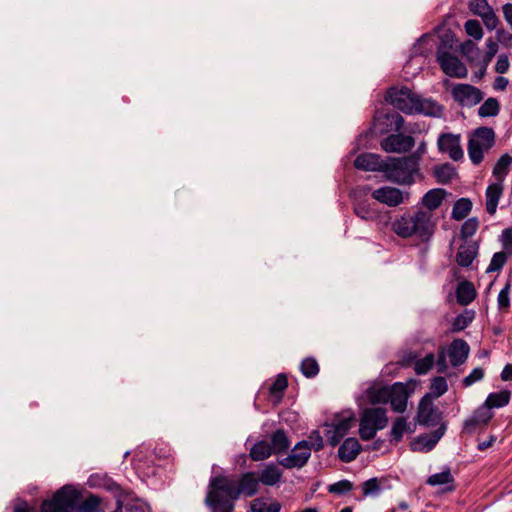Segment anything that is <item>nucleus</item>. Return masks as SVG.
<instances>
[{
    "label": "nucleus",
    "instance_id": "nucleus-1",
    "mask_svg": "<svg viewBox=\"0 0 512 512\" xmlns=\"http://www.w3.org/2000/svg\"><path fill=\"white\" fill-rule=\"evenodd\" d=\"M433 214L425 211L424 208H418L413 213H407L393 222V231L402 238L417 236L422 241H428L434 234L435 222L432 220Z\"/></svg>",
    "mask_w": 512,
    "mask_h": 512
},
{
    "label": "nucleus",
    "instance_id": "nucleus-2",
    "mask_svg": "<svg viewBox=\"0 0 512 512\" xmlns=\"http://www.w3.org/2000/svg\"><path fill=\"white\" fill-rule=\"evenodd\" d=\"M209 486L236 501L241 494L247 497L257 494L259 479L254 472L242 474L238 482L226 476H215L210 479Z\"/></svg>",
    "mask_w": 512,
    "mask_h": 512
},
{
    "label": "nucleus",
    "instance_id": "nucleus-3",
    "mask_svg": "<svg viewBox=\"0 0 512 512\" xmlns=\"http://www.w3.org/2000/svg\"><path fill=\"white\" fill-rule=\"evenodd\" d=\"M420 155L414 153L404 157H389L386 160L384 177L393 183L410 185L419 171Z\"/></svg>",
    "mask_w": 512,
    "mask_h": 512
},
{
    "label": "nucleus",
    "instance_id": "nucleus-4",
    "mask_svg": "<svg viewBox=\"0 0 512 512\" xmlns=\"http://www.w3.org/2000/svg\"><path fill=\"white\" fill-rule=\"evenodd\" d=\"M80 493L71 485L57 490L51 499L44 500L41 512H79Z\"/></svg>",
    "mask_w": 512,
    "mask_h": 512
},
{
    "label": "nucleus",
    "instance_id": "nucleus-5",
    "mask_svg": "<svg viewBox=\"0 0 512 512\" xmlns=\"http://www.w3.org/2000/svg\"><path fill=\"white\" fill-rule=\"evenodd\" d=\"M388 418L383 408H367L363 411L359 424V436L364 441L374 438L376 432L386 427Z\"/></svg>",
    "mask_w": 512,
    "mask_h": 512
},
{
    "label": "nucleus",
    "instance_id": "nucleus-6",
    "mask_svg": "<svg viewBox=\"0 0 512 512\" xmlns=\"http://www.w3.org/2000/svg\"><path fill=\"white\" fill-rule=\"evenodd\" d=\"M417 95L406 86L392 87L387 91L386 100L397 110L405 114H413L416 109Z\"/></svg>",
    "mask_w": 512,
    "mask_h": 512
},
{
    "label": "nucleus",
    "instance_id": "nucleus-7",
    "mask_svg": "<svg viewBox=\"0 0 512 512\" xmlns=\"http://www.w3.org/2000/svg\"><path fill=\"white\" fill-rule=\"evenodd\" d=\"M310 457L311 447L309 442L302 440L293 447L285 458L279 459L278 463L286 469H301L307 464Z\"/></svg>",
    "mask_w": 512,
    "mask_h": 512
},
{
    "label": "nucleus",
    "instance_id": "nucleus-8",
    "mask_svg": "<svg viewBox=\"0 0 512 512\" xmlns=\"http://www.w3.org/2000/svg\"><path fill=\"white\" fill-rule=\"evenodd\" d=\"M415 145L414 137L396 132L390 134L380 141V147L387 153H406L409 152Z\"/></svg>",
    "mask_w": 512,
    "mask_h": 512
},
{
    "label": "nucleus",
    "instance_id": "nucleus-9",
    "mask_svg": "<svg viewBox=\"0 0 512 512\" xmlns=\"http://www.w3.org/2000/svg\"><path fill=\"white\" fill-rule=\"evenodd\" d=\"M436 56L441 69L446 75L455 78H465L467 76L466 66L455 55L438 48Z\"/></svg>",
    "mask_w": 512,
    "mask_h": 512
},
{
    "label": "nucleus",
    "instance_id": "nucleus-10",
    "mask_svg": "<svg viewBox=\"0 0 512 512\" xmlns=\"http://www.w3.org/2000/svg\"><path fill=\"white\" fill-rule=\"evenodd\" d=\"M441 419V412L435 407L430 395H424L419 404L416 420L418 424L426 427L435 426Z\"/></svg>",
    "mask_w": 512,
    "mask_h": 512
},
{
    "label": "nucleus",
    "instance_id": "nucleus-11",
    "mask_svg": "<svg viewBox=\"0 0 512 512\" xmlns=\"http://www.w3.org/2000/svg\"><path fill=\"white\" fill-rule=\"evenodd\" d=\"M205 504L211 512H233L235 501L208 486Z\"/></svg>",
    "mask_w": 512,
    "mask_h": 512
},
{
    "label": "nucleus",
    "instance_id": "nucleus-12",
    "mask_svg": "<svg viewBox=\"0 0 512 512\" xmlns=\"http://www.w3.org/2000/svg\"><path fill=\"white\" fill-rule=\"evenodd\" d=\"M452 95L455 101L465 105H476L483 99V93L480 89L469 84H457Z\"/></svg>",
    "mask_w": 512,
    "mask_h": 512
},
{
    "label": "nucleus",
    "instance_id": "nucleus-13",
    "mask_svg": "<svg viewBox=\"0 0 512 512\" xmlns=\"http://www.w3.org/2000/svg\"><path fill=\"white\" fill-rule=\"evenodd\" d=\"M438 148L443 153H448L454 161L463 158V150L460 145V136L452 133H443L438 138Z\"/></svg>",
    "mask_w": 512,
    "mask_h": 512
},
{
    "label": "nucleus",
    "instance_id": "nucleus-14",
    "mask_svg": "<svg viewBox=\"0 0 512 512\" xmlns=\"http://www.w3.org/2000/svg\"><path fill=\"white\" fill-rule=\"evenodd\" d=\"M355 168L363 171H377L382 172L384 174L386 160H383L382 157L375 153H362L356 157L354 160Z\"/></svg>",
    "mask_w": 512,
    "mask_h": 512
},
{
    "label": "nucleus",
    "instance_id": "nucleus-15",
    "mask_svg": "<svg viewBox=\"0 0 512 512\" xmlns=\"http://www.w3.org/2000/svg\"><path fill=\"white\" fill-rule=\"evenodd\" d=\"M404 118L396 111L387 112L376 118V126L380 134H386L392 130L399 132L404 126Z\"/></svg>",
    "mask_w": 512,
    "mask_h": 512
},
{
    "label": "nucleus",
    "instance_id": "nucleus-16",
    "mask_svg": "<svg viewBox=\"0 0 512 512\" xmlns=\"http://www.w3.org/2000/svg\"><path fill=\"white\" fill-rule=\"evenodd\" d=\"M372 197L376 201L390 207H396L404 202L403 192L398 188L390 186H384L374 190Z\"/></svg>",
    "mask_w": 512,
    "mask_h": 512
},
{
    "label": "nucleus",
    "instance_id": "nucleus-17",
    "mask_svg": "<svg viewBox=\"0 0 512 512\" xmlns=\"http://www.w3.org/2000/svg\"><path fill=\"white\" fill-rule=\"evenodd\" d=\"M470 347L463 339H454L448 347V356L453 367L463 364L469 355Z\"/></svg>",
    "mask_w": 512,
    "mask_h": 512
},
{
    "label": "nucleus",
    "instance_id": "nucleus-18",
    "mask_svg": "<svg viewBox=\"0 0 512 512\" xmlns=\"http://www.w3.org/2000/svg\"><path fill=\"white\" fill-rule=\"evenodd\" d=\"M391 395L389 402L391 408L398 413H402L406 410L409 393L406 385L403 383H395L391 386Z\"/></svg>",
    "mask_w": 512,
    "mask_h": 512
},
{
    "label": "nucleus",
    "instance_id": "nucleus-19",
    "mask_svg": "<svg viewBox=\"0 0 512 512\" xmlns=\"http://www.w3.org/2000/svg\"><path fill=\"white\" fill-rule=\"evenodd\" d=\"M445 427L441 426L429 435H420L410 444L412 451L432 450L444 434Z\"/></svg>",
    "mask_w": 512,
    "mask_h": 512
},
{
    "label": "nucleus",
    "instance_id": "nucleus-20",
    "mask_svg": "<svg viewBox=\"0 0 512 512\" xmlns=\"http://www.w3.org/2000/svg\"><path fill=\"white\" fill-rule=\"evenodd\" d=\"M478 243L475 241H464L460 245L456 255V262L461 267H469L478 255Z\"/></svg>",
    "mask_w": 512,
    "mask_h": 512
},
{
    "label": "nucleus",
    "instance_id": "nucleus-21",
    "mask_svg": "<svg viewBox=\"0 0 512 512\" xmlns=\"http://www.w3.org/2000/svg\"><path fill=\"white\" fill-rule=\"evenodd\" d=\"M362 447L359 441L354 437L344 440L338 449V457L344 463H349L357 458Z\"/></svg>",
    "mask_w": 512,
    "mask_h": 512
},
{
    "label": "nucleus",
    "instance_id": "nucleus-22",
    "mask_svg": "<svg viewBox=\"0 0 512 512\" xmlns=\"http://www.w3.org/2000/svg\"><path fill=\"white\" fill-rule=\"evenodd\" d=\"M355 417L352 413L337 414L331 424H325L327 428H333L338 432V435L345 436L348 431L353 427Z\"/></svg>",
    "mask_w": 512,
    "mask_h": 512
},
{
    "label": "nucleus",
    "instance_id": "nucleus-23",
    "mask_svg": "<svg viewBox=\"0 0 512 512\" xmlns=\"http://www.w3.org/2000/svg\"><path fill=\"white\" fill-rule=\"evenodd\" d=\"M443 108L437 102L431 99L422 98L417 95L416 109L414 113L424 114L426 116L440 117L442 115Z\"/></svg>",
    "mask_w": 512,
    "mask_h": 512
},
{
    "label": "nucleus",
    "instance_id": "nucleus-24",
    "mask_svg": "<svg viewBox=\"0 0 512 512\" xmlns=\"http://www.w3.org/2000/svg\"><path fill=\"white\" fill-rule=\"evenodd\" d=\"M447 192L441 188H435L429 190L422 198V204L426 208L425 211H430L431 213L439 208L445 199Z\"/></svg>",
    "mask_w": 512,
    "mask_h": 512
},
{
    "label": "nucleus",
    "instance_id": "nucleus-25",
    "mask_svg": "<svg viewBox=\"0 0 512 512\" xmlns=\"http://www.w3.org/2000/svg\"><path fill=\"white\" fill-rule=\"evenodd\" d=\"M503 193V185L500 182L490 184L486 189V211L490 215L496 213L499 199Z\"/></svg>",
    "mask_w": 512,
    "mask_h": 512
},
{
    "label": "nucleus",
    "instance_id": "nucleus-26",
    "mask_svg": "<svg viewBox=\"0 0 512 512\" xmlns=\"http://www.w3.org/2000/svg\"><path fill=\"white\" fill-rule=\"evenodd\" d=\"M270 440L271 443L269 444L273 454L279 455L286 453L290 448L291 443L289 437L283 429H277L274 433H272Z\"/></svg>",
    "mask_w": 512,
    "mask_h": 512
},
{
    "label": "nucleus",
    "instance_id": "nucleus-27",
    "mask_svg": "<svg viewBox=\"0 0 512 512\" xmlns=\"http://www.w3.org/2000/svg\"><path fill=\"white\" fill-rule=\"evenodd\" d=\"M477 292L472 282L462 281L456 289V299L460 305L470 304L476 297Z\"/></svg>",
    "mask_w": 512,
    "mask_h": 512
},
{
    "label": "nucleus",
    "instance_id": "nucleus-28",
    "mask_svg": "<svg viewBox=\"0 0 512 512\" xmlns=\"http://www.w3.org/2000/svg\"><path fill=\"white\" fill-rule=\"evenodd\" d=\"M469 140L478 142L480 146L489 150L495 143V133L490 127H479Z\"/></svg>",
    "mask_w": 512,
    "mask_h": 512
},
{
    "label": "nucleus",
    "instance_id": "nucleus-29",
    "mask_svg": "<svg viewBox=\"0 0 512 512\" xmlns=\"http://www.w3.org/2000/svg\"><path fill=\"white\" fill-rule=\"evenodd\" d=\"M373 205L368 200H356L353 211L361 219L366 221L375 220L378 217V212Z\"/></svg>",
    "mask_w": 512,
    "mask_h": 512
},
{
    "label": "nucleus",
    "instance_id": "nucleus-30",
    "mask_svg": "<svg viewBox=\"0 0 512 512\" xmlns=\"http://www.w3.org/2000/svg\"><path fill=\"white\" fill-rule=\"evenodd\" d=\"M282 471L275 464H269L261 471L259 482L267 486H273L281 480Z\"/></svg>",
    "mask_w": 512,
    "mask_h": 512
},
{
    "label": "nucleus",
    "instance_id": "nucleus-31",
    "mask_svg": "<svg viewBox=\"0 0 512 512\" xmlns=\"http://www.w3.org/2000/svg\"><path fill=\"white\" fill-rule=\"evenodd\" d=\"M511 393L509 390H503L496 393H490L484 403L488 409L500 408L506 406L510 401Z\"/></svg>",
    "mask_w": 512,
    "mask_h": 512
},
{
    "label": "nucleus",
    "instance_id": "nucleus-32",
    "mask_svg": "<svg viewBox=\"0 0 512 512\" xmlns=\"http://www.w3.org/2000/svg\"><path fill=\"white\" fill-rule=\"evenodd\" d=\"M273 454L270 444L264 440L256 442L250 449L249 456L253 461H263Z\"/></svg>",
    "mask_w": 512,
    "mask_h": 512
},
{
    "label": "nucleus",
    "instance_id": "nucleus-33",
    "mask_svg": "<svg viewBox=\"0 0 512 512\" xmlns=\"http://www.w3.org/2000/svg\"><path fill=\"white\" fill-rule=\"evenodd\" d=\"M471 210V200L469 198H460L453 205L451 217L452 219L457 221L463 220L465 217L468 216Z\"/></svg>",
    "mask_w": 512,
    "mask_h": 512
},
{
    "label": "nucleus",
    "instance_id": "nucleus-34",
    "mask_svg": "<svg viewBox=\"0 0 512 512\" xmlns=\"http://www.w3.org/2000/svg\"><path fill=\"white\" fill-rule=\"evenodd\" d=\"M454 478L450 473V470L447 469L443 472L433 474L428 477L427 484L431 486L443 485V484H451L445 491L451 492L454 491L455 486L453 485Z\"/></svg>",
    "mask_w": 512,
    "mask_h": 512
},
{
    "label": "nucleus",
    "instance_id": "nucleus-35",
    "mask_svg": "<svg viewBox=\"0 0 512 512\" xmlns=\"http://www.w3.org/2000/svg\"><path fill=\"white\" fill-rule=\"evenodd\" d=\"M512 163V157L509 154L502 155L493 168V175L498 182L502 183L508 174L509 166Z\"/></svg>",
    "mask_w": 512,
    "mask_h": 512
},
{
    "label": "nucleus",
    "instance_id": "nucleus-36",
    "mask_svg": "<svg viewBox=\"0 0 512 512\" xmlns=\"http://www.w3.org/2000/svg\"><path fill=\"white\" fill-rule=\"evenodd\" d=\"M447 390L448 384L446 379L442 376H437L431 380L430 392L425 395H430L431 400H434L445 394Z\"/></svg>",
    "mask_w": 512,
    "mask_h": 512
},
{
    "label": "nucleus",
    "instance_id": "nucleus-37",
    "mask_svg": "<svg viewBox=\"0 0 512 512\" xmlns=\"http://www.w3.org/2000/svg\"><path fill=\"white\" fill-rule=\"evenodd\" d=\"M500 111V105L496 98L490 97L479 107L478 114L480 117L497 116Z\"/></svg>",
    "mask_w": 512,
    "mask_h": 512
},
{
    "label": "nucleus",
    "instance_id": "nucleus-38",
    "mask_svg": "<svg viewBox=\"0 0 512 512\" xmlns=\"http://www.w3.org/2000/svg\"><path fill=\"white\" fill-rule=\"evenodd\" d=\"M474 317L475 312L473 310H465L463 313L459 314L452 323V332L464 330L473 321Z\"/></svg>",
    "mask_w": 512,
    "mask_h": 512
},
{
    "label": "nucleus",
    "instance_id": "nucleus-39",
    "mask_svg": "<svg viewBox=\"0 0 512 512\" xmlns=\"http://www.w3.org/2000/svg\"><path fill=\"white\" fill-rule=\"evenodd\" d=\"M511 254V251H501L495 253L490 261V264L486 272H499L503 268Z\"/></svg>",
    "mask_w": 512,
    "mask_h": 512
},
{
    "label": "nucleus",
    "instance_id": "nucleus-40",
    "mask_svg": "<svg viewBox=\"0 0 512 512\" xmlns=\"http://www.w3.org/2000/svg\"><path fill=\"white\" fill-rule=\"evenodd\" d=\"M408 425L406 422V419L404 417H398L391 428L390 436H391V442L398 443L401 441L404 433L408 430Z\"/></svg>",
    "mask_w": 512,
    "mask_h": 512
},
{
    "label": "nucleus",
    "instance_id": "nucleus-41",
    "mask_svg": "<svg viewBox=\"0 0 512 512\" xmlns=\"http://www.w3.org/2000/svg\"><path fill=\"white\" fill-rule=\"evenodd\" d=\"M300 370L305 377L313 378L318 375L320 368L315 358L307 357L302 360Z\"/></svg>",
    "mask_w": 512,
    "mask_h": 512
},
{
    "label": "nucleus",
    "instance_id": "nucleus-42",
    "mask_svg": "<svg viewBox=\"0 0 512 512\" xmlns=\"http://www.w3.org/2000/svg\"><path fill=\"white\" fill-rule=\"evenodd\" d=\"M435 364L433 353L427 354L424 358L415 361L414 370L417 375L427 374Z\"/></svg>",
    "mask_w": 512,
    "mask_h": 512
},
{
    "label": "nucleus",
    "instance_id": "nucleus-43",
    "mask_svg": "<svg viewBox=\"0 0 512 512\" xmlns=\"http://www.w3.org/2000/svg\"><path fill=\"white\" fill-rule=\"evenodd\" d=\"M460 53L470 62L476 61L480 56V50L472 40H466L460 45Z\"/></svg>",
    "mask_w": 512,
    "mask_h": 512
},
{
    "label": "nucleus",
    "instance_id": "nucleus-44",
    "mask_svg": "<svg viewBox=\"0 0 512 512\" xmlns=\"http://www.w3.org/2000/svg\"><path fill=\"white\" fill-rule=\"evenodd\" d=\"M479 221L476 217L468 218L461 226L460 238L464 241H468V238L472 237L478 230Z\"/></svg>",
    "mask_w": 512,
    "mask_h": 512
},
{
    "label": "nucleus",
    "instance_id": "nucleus-45",
    "mask_svg": "<svg viewBox=\"0 0 512 512\" xmlns=\"http://www.w3.org/2000/svg\"><path fill=\"white\" fill-rule=\"evenodd\" d=\"M250 507L252 512H279L281 510V505L279 502L274 501L268 505L259 498L254 499L251 502Z\"/></svg>",
    "mask_w": 512,
    "mask_h": 512
},
{
    "label": "nucleus",
    "instance_id": "nucleus-46",
    "mask_svg": "<svg viewBox=\"0 0 512 512\" xmlns=\"http://www.w3.org/2000/svg\"><path fill=\"white\" fill-rule=\"evenodd\" d=\"M487 151L478 144V142L468 141V155L474 165H479L483 161L484 152Z\"/></svg>",
    "mask_w": 512,
    "mask_h": 512
},
{
    "label": "nucleus",
    "instance_id": "nucleus-47",
    "mask_svg": "<svg viewBox=\"0 0 512 512\" xmlns=\"http://www.w3.org/2000/svg\"><path fill=\"white\" fill-rule=\"evenodd\" d=\"M288 387V379L285 374H279L269 388V392L273 396L282 397L284 391Z\"/></svg>",
    "mask_w": 512,
    "mask_h": 512
},
{
    "label": "nucleus",
    "instance_id": "nucleus-48",
    "mask_svg": "<svg viewBox=\"0 0 512 512\" xmlns=\"http://www.w3.org/2000/svg\"><path fill=\"white\" fill-rule=\"evenodd\" d=\"M353 489V483L349 480H340L328 486L327 490L331 494L344 495Z\"/></svg>",
    "mask_w": 512,
    "mask_h": 512
},
{
    "label": "nucleus",
    "instance_id": "nucleus-49",
    "mask_svg": "<svg viewBox=\"0 0 512 512\" xmlns=\"http://www.w3.org/2000/svg\"><path fill=\"white\" fill-rule=\"evenodd\" d=\"M464 27L466 33L475 40H480L483 37V29L478 20L470 19L466 21Z\"/></svg>",
    "mask_w": 512,
    "mask_h": 512
},
{
    "label": "nucleus",
    "instance_id": "nucleus-50",
    "mask_svg": "<svg viewBox=\"0 0 512 512\" xmlns=\"http://www.w3.org/2000/svg\"><path fill=\"white\" fill-rule=\"evenodd\" d=\"M391 387H382L370 392V400L372 403H387L389 402Z\"/></svg>",
    "mask_w": 512,
    "mask_h": 512
},
{
    "label": "nucleus",
    "instance_id": "nucleus-51",
    "mask_svg": "<svg viewBox=\"0 0 512 512\" xmlns=\"http://www.w3.org/2000/svg\"><path fill=\"white\" fill-rule=\"evenodd\" d=\"M364 496H374L381 491L380 481L377 478H371L362 484Z\"/></svg>",
    "mask_w": 512,
    "mask_h": 512
},
{
    "label": "nucleus",
    "instance_id": "nucleus-52",
    "mask_svg": "<svg viewBox=\"0 0 512 512\" xmlns=\"http://www.w3.org/2000/svg\"><path fill=\"white\" fill-rule=\"evenodd\" d=\"M510 284L507 283L498 294L497 303L500 310L508 311L510 307Z\"/></svg>",
    "mask_w": 512,
    "mask_h": 512
},
{
    "label": "nucleus",
    "instance_id": "nucleus-53",
    "mask_svg": "<svg viewBox=\"0 0 512 512\" xmlns=\"http://www.w3.org/2000/svg\"><path fill=\"white\" fill-rule=\"evenodd\" d=\"M469 9L472 13L482 16L486 12L490 11L492 8L488 4L487 0H472L469 3Z\"/></svg>",
    "mask_w": 512,
    "mask_h": 512
},
{
    "label": "nucleus",
    "instance_id": "nucleus-54",
    "mask_svg": "<svg viewBox=\"0 0 512 512\" xmlns=\"http://www.w3.org/2000/svg\"><path fill=\"white\" fill-rule=\"evenodd\" d=\"M100 504V499L95 495L87 497L81 506H79V512H93Z\"/></svg>",
    "mask_w": 512,
    "mask_h": 512
},
{
    "label": "nucleus",
    "instance_id": "nucleus-55",
    "mask_svg": "<svg viewBox=\"0 0 512 512\" xmlns=\"http://www.w3.org/2000/svg\"><path fill=\"white\" fill-rule=\"evenodd\" d=\"M452 173L453 170L448 164L438 167L435 170V175L441 183H448L452 178Z\"/></svg>",
    "mask_w": 512,
    "mask_h": 512
},
{
    "label": "nucleus",
    "instance_id": "nucleus-56",
    "mask_svg": "<svg viewBox=\"0 0 512 512\" xmlns=\"http://www.w3.org/2000/svg\"><path fill=\"white\" fill-rule=\"evenodd\" d=\"M480 17L482 18L483 23H484V25L486 26V28L488 30H494L497 27L498 23H499V19L496 16V14L493 11V9H491L488 12H486L485 14H483Z\"/></svg>",
    "mask_w": 512,
    "mask_h": 512
},
{
    "label": "nucleus",
    "instance_id": "nucleus-57",
    "mask_svg": "<svg viewBox=\"0 0 512 512\" xmlns=\"http://www.w3.org/2000/svg\"><path fill=\"white\" fill-rule=\"evenodd\" d=\"M484 377V370L482 368H474L471 373L463 379V385L465 387L471 386L475 382L481 380Z\"/></svg>",
    "mask_w": 512,
    "mask_h": 512
},
{
    "label": "nucleus",
    "instance_id": "nucleus-58",
    "mask_svg": "<svg viewBox=\"0 0 512 512\" xmlns=\"http://www.w3.org/2000/svg\"><path fill=\"white\" fill-rule=\"evenodd\" d=\"M309 445L311 447V450L314 449L315 451H319L324 447V441L319 431L314 430L311 432L309 436Z\"/></svg>",
    "mask_w": 512,
    "mask_h": 512
},
{
    "label": "nucleus",
    "instance_id": "nucleus-59",
    "mask_svg": "<svg viewBox=\"0 0 512 512\" xmlns=\"http://www.w3.org/2000/svg\"><path fill=\"white\" fill-rule=\"evenodd\" d=\"M474 417L483 425H487L491 418L493 417V414L490 412V409H488L485 405L479 409H477L474 414Z\"/></svg>",
    "mask_w": 512,
    "mask_h": 512
},
{
    "label": "nucleus",
    "instance_id": "nucleus-60",
    "mask_svg": "<svg viewBox=\"0 0 512 512\" xmlns=\"http://www.w3.org/2000/svg\"><path fill=\"white\" fill-rule=\"evenodd\" d=\"M486 53H485V60L486 62H490L492 58L496 55L498 52V44L495 40L492 38L487 39L486 41Z\"/></svg>",
    "mask_w": 512,
    "mask_h": 512
},
{
    "label": "nucleus",
    "instance_id": "nucleus-61",
    "mask_svg": "<svg viewBox=\"0 0 512 512\" xmlns=\"http://www.w3.org/2000/svg\"><path fill=\"white\" fill-rule=\"evenodd\" d=\"M482 425L476 417L472 416L471 418L465 420L463 425V432L467 434L473 433L478 426Z\"/></svg>",
    "mask_w": 512,
    "mask_h": 512
},
{
    "label": "nucleus",
    "instance_id": "nucleus-62",
    "mask_svg": "<svg viewBox=\"0 0 512 512\" xmlns=\"http://www.w3.org/2000/svg\"><path fill=\"white\" fill-rule=\"evenodd\" d=\"M326 436H327V439H328V443L332 446V447H335L337 446L341 439L344 437V436H340V434L338 435V432L335 431L333 428H328L326 430Z\"/></svg>",
    "mask_w": 512,
    "mask_h": 512
},
{
    "label": "nucleus",
    "instance_id": "nucleus-63",
    "mask_svg": "<svg viewBox=\"0 0 512 512\" xmlns=\"http://www.w3.org/2000/svg\"><path fill=\"white\" fill-rule=\"evenodd\" d=\"M502 244L504 249L512 253V228H506L502 232Z\"/></svg>",
    "mask_w": 512,
    "mask_h": 512
},
{
    "label": "nucleus",
    "instance_id": "nucleus-64",
    "mask_svg": "<svg viewBox=\"0 0 512 512\" xmlns=\"http://www.w3.org/2000/svg\"><path fill=\"white\" fill-rule=\"evenodd\" d=\"M497 41L504 45H509L512 42V34L505 29H498L496 32Z\"/></svg>",
    "mask_w": 512,
    "mask_h": 512
}]
</instances>
